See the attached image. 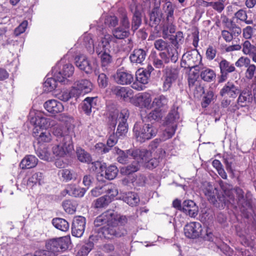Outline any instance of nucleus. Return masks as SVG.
<instances>
[{
	"mask_svg": "<svg viewBox=\"0 0 256 256\" xmlns=\"http://www.w3.org/2000/svg\"><path fill=\"white\" fill-rule=\"evenodd\" d=\"M44 106L48 112L54 115L62 112L64 110V106L62 103L56 100H49L46 101L44 104Z\"/></svg>",
	"mask_w": 256,
	"mask_h": 256,
	"instance_id": "412c9836",
	"label": "nucleus"
},
{
	"mask_svg": "<svg viewBox=\"0 0 256 256\" xmlns=\"http://www.w3.org/2000/svg\"><path fill=\"white\" fill-rule=\"evenodd\" d=\"M68 188L70 190V196L76 198L83 197L86 191L85 188L78 187L74 184H68Z\"/></svg>",
	"mask_w": 256,
	"mask_h": 256,
	"instance_id": "58836bf2",
	"label": "nucleus"
},
{
	"mask_svg": "<svg viewBox=\"0 0 256 256\" xmlns=\"http://www.w3.org/2000/svg\"><path fill=\"white\" fill-rule=\"evenodd\" d=\"M245 75L248 80L256 79V65L250 64L246 71Z\"/></svg>",
	"mask_w": 256,
	"mask_h": 256,
	"instance_id": "0e129e2a",
	"label": "nucleus"
},
{
	"mask_svg": "<svg viewBox=\"0 0 256 256\" xmlns=\"http://www.w3.org/2000/svg\"><path fill=\"white\" fill-rule=\"evenodd\" d=\"M24 256H52V253L47 249L40 250L36 251L34 254H26Z\"/></svg>",
	"mask_w": 256,
	"mask_h": 256,
	"instance_id": "774afa93",
	"label": "nucleus"
},
{
	"mask_svg": "<svg viewBox=\"0 0 256 256\" xmlns=\"http://www.w3.org/2000/svg\"><path fill=\"white\" fill-rule=\"evenodd\" d=\"M203 191L208 201L213 204H215L216 202H217V198L222 202H224V201L222 200L226 198V196L224 192L222 197L218 196V190L216 188H214L211 184H208L203 190Z\"/></svg>",
	"mask_w": 256,
	"mask_h": 256,
	"instance_id": "6ab92c4d",
	"label": "nucleus"
},
{
	"mask_svg": "<svg viewBox=\"0 0 256 256\" xmlns=\"http://www.w3.org/2000/svg\"><path fill=\"white\" fill-rule=\"evenodd\" d=\"M236 229L237 235L240 238L241 243L244 246H248L250 244V242L246 237V236L248 234L247 231L246 230H243L239 226H236Z\"/></svg>",
	"mask_w": 256,
	"mask_h": 256,
	"instance_id": "de8ad7c7",
	"label": "nucleus"
},
{
	"mask_svg": "<svg viewBox=\"0 0 256 256\" xmlns=\"http://www.w3.org/2000/svg\"><path fill=\"white\" fill-rule=\"evenodd\" d=\"M70 244V236H67L47 240L46 247L51 253H52V256H56L58 255V252L66 250Z\"/></svg>",
	"mask_w": 256,
	"mask_h": 256,
	"instance_id": "7ed1b4c3",
	"label": "nucleus"
},
{
	"mask_svg": "<svg viewBox=\"0 0 256 256\" xmlns=\"http://www.w3.org/2000/svg\"><path fill=\"white\" fill-rule=\"evenodd\" d=\"M37 156L42 160L48 161L50 158V154L47 148H39L36 151Z\"/></svg>",
	"mask_w": 256,
	"mask_h": 256,
	"instance_id": "e2e57ef3",
	"label": "nucleus"
},
{
	"mask_svg": "<svg viewBox=\"0 0 256 256\" xmlns=\"http://www.w3.org/2000/svg\"><path fill=\"white\" fill-rule=\"evenodd\" d=\"M114 210H108L102 214L96 217L94 221L95 227L98 228L103 225L108 224H112V220L114 218Z\"/></svg>",
	"mask_w": 256,
	"mask_h": 256,
	"instance_id": "5701e85b",
	"label": "nucleus"
},
{
	"mask_svg": "<svg viewBox=\"0 0 256 256\" xmlns=\"http://www.w3.org/2000/svg\"><path fill=\"white\" fill-rule=\"evenodd\" d=\"M52 133L57 137V142L60 141L61 137L64 138L66 136H71L69 134L68 129L66 126H57L53 128Z\"/></svg>",
	"mask_w": 256,
	"mask_h": 256,
	"instance_id": "a19ab883",
	"label": "nucleus"
},
{
	"mask_svg": "<svg viewBox=\"0 0 256 256\" xmlns=\"http://www.w3.org/2000/svg\"><path fill=\"white\" fill-rule=\"evenodd\" d=\"M115 82L118 84L124 85L129 84L134 80L132 74L123 69H118L114 75Z\"/></svg>",
	"mask_w": 256,
	"mask_h": 256,
	"instance_id": "f3484780",
	"label": "nucleus"
},
{
	"mask_svg": "<svg viewBox=\"0 0 256 256\" xmlns=\"http://www.w3.org/2000/svg\"><path fill=\"white\" fill-rule=\"evenodd\" d=\"M200 63L196 57L193 56L190 52L184 54L182 56L180 66L184 68H195L196 70H199L198 64Z\"/></svg>",
	"mask_w": 256,
	"mask_h": 256,
	"instance_id": "dca6fc26",
	"label": "nucleus"
},
{
	"mask_svg": "<svg viewBox=\"0 0 256 256\" xmlns=\"http://www.w3.org/2000/svg\"><path fill=\"white\" fill-rule=\"evenodd\" d=\"M140 151H146L149 153V154L148 156H147L146 157L145 159H142V160H138V162H142V164L145 163L146 164V166L148 168H156L158 164V161L156 158H150L152 156L151 152H150L145 150V149H142L140 150Z\"/></svg>",
	"mask_w": 256,
	"mask_h": 256,
	"instance_id": "ea45409f",
	"label": "nucleus"
},
{
	"mask_svg": "<svg viewBox=\"0 0 256 256\" xmlns=\"http://www.w3.org/2000/svg\"><path fill=\"white\" fill-rule=\"evenodd\" d=\"M242 52L244 54L250 56L252 61L256 62V44L254 46L250 41L246 40L242 44Z\"/></svg>",
	"mask_w": 256,
	"mask_h": 256,
	"instance_id": "473e14b6",
	"label": "nucleus"
},
{
	"mask_svg": "<svg viewBox=\"0 0 256 256\" xmlns=\"http://www.w3.org/2000/svg\"><path fill=\"white\" fill-rule=\"evenodd\" d=\"M38 162V159L33 155L26 156L21 161L20 166L22 169H28L35 167Z\"/></svg>",
	"mask_w": 256,
	"mask_h": 256,
	"instance_id": "7c9ffc66",
	"label": "nucleus"
},
{
	"mask_svg": "<svg viewBox=\"0 0 256 256\" xmlns=\"http://www.w3.org/2000/svg\"><path fill=\"white\" fill-rule=\"evenodd\" d=\"M96 98L94 97H88L84 100L82 109L86 114L90 115L92 112V109L96 108Z\"/></svg>",
	"mask_w": 256,
	"mask_h": 256,
	"instance_id": "2f4dec72",
	"label": "nucleus"
},
{
	"mask_svg": "<svg viewBox=\"0 0 256 256\" xmlns=\"http://www.w3.org/2000/svg\"><path fill=\"white\" fill-rule=\"evenodd\" d=\"M164 80L162 86L163 91H168L172 84L176 80L178 76V70L175 68L167 66L164 70Z\"/></svg>",
	"mask_w": 256,
	"mask_h": 256,
	"instance_id": "1a4fd4ad",
	"label": "nucleus"
},
{
	"mask_svg": "<svg viewBox=\"0 0 256 256\" xmlns=\"http://www.w3.org/2000/svg\"><path fill=\"white\" fill-rule=\"evenodd\" d=\"M178 118V114L176 110L172 111L168 114L166 122V128L162 136L163 140L170 138L174 136L176 128V124L174 122Z\"/></svg>",
	"mask_w": 256,
	"mask_h": 256,
	"instance_id": "0eeeda50",
	"label": "nucleus"
},
{
	"mask_svg": "<svg viewBox=\"0 0 256 256\" xmlns=\"http://www.w3.org/2000/svg\"><path fill=\"white\" fill-rule=\"evenodd\" d=\"M102 190L104 194H106L104 196L110 198L111 199V201L118 194V190L116 186L112 183H108L103 185Z\"/></svg>",
	"mask_w": 256,
	"mask_h": 256,
	"instance_id": "72a5a7b5",
	"label": "nucleus"
},
{
	"mask_svg": "<svg viewBox=\"0 0 256 256\" xmlns=\"http://www.w3.org/2000/svg\"><path fill=\"white\" fill-rule=\"evenodd\" d=\"M133 130L137 141L140 142L152 138L158 132L157 128L152 124H144L142 126L136 124Z\"/></svg>",
	"mask_w": 256,
	"mask_h": 256,
	"instance_id": "39448f33",
	"label": "nucleus"
},
{
	"mask_svg": "<svg viewBox=\"0 0 256 256\" xmlns=\"http://www.w3.org/2000/svg\"><path fill=\"white\" fill-rule=\"evenodd\" d=\"M150 74L148 72H144L142 70H139L136 72V80L140 84H147L150 80Z\"/></svg>",
	"mask_w": 256,
	"mask_h": 256,
	"instance_id": "603ef678",
	"label": "nucleus"
},
{
	"mask_svg": "<svg viewBox=\"0 0 256 256\" xmlns=\"http://www.w3.org/2000/svg\"><path fill=\"white\" fill-rule=\"evenodd\" d=\"M140 164H142V162L134 160L126 168L124 172L126 174H130L138 171L140 168Z\"/></svg>",
	"mask_w": 256,
	"mask_h": 256,
	"instance_id": "4d7b16f0",
	"label": "nucleus"
},
{
	"mask_svg": "<svg viewBox=\"0 0 256 256\" xmlns=\"http://www.w3.org/2000/svg\"><path fill=\"white\" fill-rule=\"evenodd\" d=\"M130 116L129 111L126 108L122 110L118 114V112L114 114L113 115H111L109 117V121L111 126L113 127H115L117 124V120L118 118L119 122H124V123L127 124V120Z\"/></svg>",
	"mask_w": 256,
	"mask_h": 256,
	"instance_id": "a878e982",
	"label": "nucleus"
},
{
	"mask_svg": "<svg viewBox=\"0 0 256 256\" xmlns=\"http://www.w3.org/2000/svg\"><path fill=\"white\" fill-rule=\"evenodd\" d=\"M214 96V92L212 91H208L206 95L204 97L202 102V106L206 108L211 102Z\"/></svg>",
	"mask_w": 256,
	"mask_h": 256,
	"instance_id": "338daca9",
	"label": "nucleus"
},
{
	"mask_svg": "<svg viewBox=\"0 0 256 256\" xmlns=\"http://www.w3.org/2000/svg\"><path fill=\"white\" fill-rule=\"evenodd\" d=\"M50 118H46L44 114L40 112L36 114L34 117L32 118L30 122L35 126V130L37 127L42 128H47L50 126H52L54 124H51Z\"/></svg>",
	"mask_w": 256,
	"mask_h": 256,
	"instance_id": "aec40b11",
	"label": "nucleus"
},
{
	"mask_svg": "<svg viewBox=\"0 0 256 256\" xmlns=\"http://www.w3.org/2000/svg\"><path fill=\"white\" fill-rule=\"evenodd\" d=\"M92 88V82L88 80H81L76 82L72 87V92L78 97L82 94L91 92Z\"/></svg>",
	"mask_w": 256,
	"mask_h": 256,
	"instance_id": "ddd939ff",
	"label": "nucleus"
},
{
	"mask_svg": "<svg viewBox=\"0 0 256 256\" xmlns=\"http://www.w3.org/2000/svg\"><path fill=\"white\" fill-rule=\"evenodd\" d=\"M200 76L202 79L206 82H211L216 77L214 71L207 68L202 69Z\"/></svg>",
	"mask_w": 256,
	"mask_h": 256,
	"instance_id": "37998d69",
	"label": "nucleus"
},
{
	"mask_svg": "<svg viewBox=\"0 0 256 256\" xmlns=\"http://www.w3.org/2000/svg\"><path fill=\"white\" fill-rule=\"evenodd\" d=\"M52 222L56 228L61 231L66 232L69 229V223L65 219L56 218L52 219Z\"/></svg>",
	"mask_w": 256,
	"mask_h": 256,
	"instance_id": "e433bc0d",
	"label": "nucleus"
},
{
	"mask_svg": "<svg viewBox=\"0 0 256 256\" xmlns=\"http://www.w3.org/2000/svg\"><path fill=\"white\" fill-rule=\"evenodd\" d=\"M111 199L106 196H101L94 202V207L96 208L107 206L111 202Z\"/></svg>",
	"mask_w": 256,
	"mask_h": 256,
	"instance_id": "8fccbe9b",
	"label": "nucleus"
},
{
	"mask_svg": "<svg viewBox=\"0 0 256 256\" xmlns=\"http://www.w3.org/2000/svg\"><path fill=\"white\" fill-rule=\"evenodd\" d=\"M74 70V68L71 64H64L61 60L52 68V72L58 82L66 84L68 82L67 78L73 74Z\"/></svg>",
	"mask_w": 256,
	"mask_h": 256,
	"instance_id": "20e7f679",
	"label": "nucleus"
},
{
	"mask_svg": "<svg viewBox=\"0 0 256 256\" xmlns=\"http://www.w3.org/2000/svg\"><path fill=\"white\" fill-rule=\"evenodd\" d=\"M168 98L166 96L161 94L154 99L152 108L156 107V108L164 112L168 109Z\"/></svg>",
	"mask_w": 256,
	"mask_h": 256,
	"instance_id": "c756f323",
	"label": "nucleus"
},
{
	"mask_svg": "<svg viewBox=\"0 0 256 256\" xmlns=\"http://www.w3.org/2000/svg\"><path fill=\"white\" fill-rule=\"evenodd\" d=\"M140 149H130L126 151H124L117 147H115L112 150L114 154L118 155L117 158L118 161L121 164H125L130 161L131 160H134L138 161V160L145 159L146 157L149 154V153L146 151H140Z\"/></svg>",
	"mask_w": 256,
	"mask_h": 256,
	"instance_id": "f03ea898",
	"label": "nucleus"
},
{
	"mask_svg": "<svg viewBox=\"0 0 256 256\" xmlns=\"http://www.w3.org/2000/svg\"><path fill=\"white\" fill-rule=\"evenodd\" d=\"M54 78H48L45 80L44 85L46 88L45 90L51 92L54 90L57 86V82H58L56 78L53 76Z\"/></svg>",
	"mask_w": 256,
	"mask_h": 256,
	"instance_id": "5fc2aeb1",
	"label": "nucleus"
},
{
	"mask_svg": "<svg viewBox=\"0 0 256 256\" xmlns=\"http://www.w3.org/2000/svg\"><path fill=\"white\" fill-rule=\"evenodd\" d=\"M252 92L248 89L244 90L240 94L238 99V102L241 106L245 105L247 101H250L252 100Z\"/></svg>",
	"mask_w": 256,
	"mask_h": 256,
	"instance_id": "c03bdc74",
	"label": "nucleus"
},
{
	"mask_svg": "<svg viewBox=\"0 0 256 256\" xmlns=\"http://www.w3.org/2000/svg\"><path fill=\"white\" fill-rule=\"evenodd\" d=\"M220 187L226 196V198L222 200L224 201V204L228 202L232 203L234 202V192H236L238 195L240 202V199L244 198V192L241 188H236L232 189V186L223 182L220 184Z\"/></svg>",
	"mask_w": 256,
	"mask_h": 256,
	"instance_id": "6e6552de",
	"label": "nucleus"
},
{
	"mask_svg": "<svg viewBox=\"0 0 256 256\" xmlns=\"http://www.w3.org/2000/svg\"><path fill=\"white\" fill-rule=\"evenodd\" d=\"M160 1L155 2L154 6L150 14V22L152 26H158L160 23L163 16V14L160 10Z\"/></svg>",
	"mask_w": 256,
	"mask_h": 256,
	"instance_id": "393cba45",
	"label": "nucleus"
},
{
	"mask_svg": "<svg viewBox=\"0 0 256 256\" xmlns=\"http://www.w3.org/2000/svg\"><path fill=\"white\" fill-rule=\"evenodd\" d=\"M123 200L130 206H134L139 203L140 198L137 194L134 192H128L124 196Z\"/></svg>",
	"mask_w": 256,
	"mask_h": 256,
	"instance_id": "f704fd0d",
	"label": "nucleus"
},
{
	"mask_svg": "<svg viewBox=\"0 0 256 256\" xmlns=\"http://www.w3.org/2000/svg\"><path fill=\"white\" fill-rule=\"evenodd\" d=\"M142 24V18H141V12L138 10L136 8V9L132 19V29L133 31H136L138 28L140 27Z\"/></svg>",
	"mask_w": 256,
	"mask_h": 256,
	"instance_id": "a18cd8bd",
	"label": "nucleus"
},
{
	"mask_svg": "<svg viewBox=\"0 0 256 256\" xmlns=\"http://www.w3.org/2000/svg\"><path fill=\"white\" fill-rule=\"evenodd\" d=\"M99 233L106 238L111 239L114 236L120 237L124 235L122 230L114 224H108L98 229Z\"/></svg>",
	"mask_w": 256,
	"mask_h": 256,
	"instance_id": "9b49d317",
	"label": "nucleus"
},
{
	"mask_svg": "<svg viewBox=\"0 0 256 256\" xmlns=\"http://www.w3.org/2000/svg\"><path fill=\"white\" fill-rule=\"evenodd\" d=\"M112 34L113 35V39L116 38L118 40L124 39L128 38L130 34V30L122 28V26H118L114 28L112 30Z\"/></svg>",
	"mask_w": 256,
	"mask_h": 256,
	"instance_id": "c9c22d12",
	"label": "nucleus"
},
{
	"mask_svg": "<svg viewBox=\"0 0 256 256\" xmlns=\"http://www.w3.org/2000/svg\"><path fill=\"white\" fill-rule=\"evenodd\" d=\"M118 170L117 167L114 165H111L106 168L104 178L109 180L114 179L117 176Z\"/></svg>",
	"mask_w": 256,
	"mask_h": 256,
	"instance_id": "3c124183",
	"label": "nucleus"
},
{
	"mask_svg": "<svg viewBox=\"0 0 256 256\" xmlns=\"http://www.w3.org/2000/svg\"><path fill=\"white\" fill-rule=\"evenodd\" d=\"M170 33L172 34L175 32V26L173 24H168L164 21V24L162 29V37L164 38H167Z\"/></svg>",
	"mask_w": 256,
	"mask_h": 256,
	"instance_id": "13d9d810",
	"label": "nucleus"
},
{
	"mask_svg": "<svg viewBox=\"0 0 256 256\" xmlns=\"http://www.w3.org/2000/svg\"><path fill=\"white\" fill-rule=\"evenodd\" d=\"M176 6L170 1H168L162 6V10L166 16L164 21L168 24H173L174 21V11Z\"/></svg>",
	"mask_w": 256,
	"mask_h": 256,
	"instance_id": "bb28decb",
	"label": "nucleus"
},
{
	"mask_svg": "<svg viewBox=\"0 0 256 256\" xmlns=\"http://www.w3.org/2000/svg\"><path fill=\"white\" fill-rule=\"evenodd\" d=\"M112 92L118 98L127 102L133 100V90L128 87L117 86L112 89Z\"/></svg>",
	"mask_w": 256,
	"mask_h": 256,
	"instance_id": "a211bd4d",
	"label": "nucleus"
},
{
	"mask_svg": "<svg viewBox=\"0 0 256 256\" xmlns=\"http://www.w3.org/2000/svg\"><path fill=\"white\" fill-rule=\"evenodd\" d=\"M246 206L242 205L241 208V212L243 213L244 216L246 218H250V216H252V212H253L252 207L251 205L250 202H244Z\"/></svg>",
	"mask_w": 256,
	"mask_h": 256,
	"instance_id": "bf43d9fd",
	"label": "nucleus"
},
{
	"mask_svg": "<svg viewBox=\"0 0 256 256\" xmlns=\"http://www.w3.org/2000/svg\"><path fill=\"white\" fill-rule=\"evenodd\" d=\"M38 132L34 131L33 135L37 139L38 144H43L44 143L50 142L52 140V136L50 132L45 130L42 132L40 134H38Z\"/></svg>",
	"mask_w": 256,
	"mask_h": 256,
	"instance_id": "4c0bfd02",
	"label": "nucleus"
},
{
	"mask_svg": "<svg viewBox=\"0 0 256 256\" xmlns=\"http://www.w3.org/2000/svg\"><path fill=\"white\" fill-rule=\"evenodd\" d=\"M113 39L112 36L108 34L104 36L96 48V54L100 56L102 68L107 69L112 62V56L109 54L110 43Z\"/></svg>",
	"mask_w": 256,
	"mask_h": 256,
	"instance_id": "f257e3e1",
	"label": "nucleus"
},
{
	"mask_svg": "<svg viewBox=\"0 0 256 256\" xmlns=\"http://www.w3.org/2000/svg\"><path fill=\"white\" fill-rule=\"evenodd\" d=\"M182 211L192 218H195L198 213V206L192 200H186L182 202Z\"/></svg>",
	"mask_w": 256,
	"mask_h": 256,
	"instance_id": "b1692460",
	"label": "nucleus"
},
{
	"mask_svg": "<svg viewBox=\"0 0 256 256\" xmlns=\"http://www.w3.org/2000/svg\"><path fill=\"white\" fill-rule=\"evenodd\" d=\"M240 90L232 82H228L220 91V95L225 98H236Z\"/></svg>",
	"mask_w": 256,
	"mask_h": 256,
	"instance_id": "4be33fe9",
	"label": "nucleus"
},
{
	"mask_svg": "<svg viewBox=\"0 0 256 256\" xmlns=\"http://www.w3.org/2000/svg\"><path fill=\"white\" fill-rule=\"evenodd\" d=\"M128 126L127 124L124 123V122H119L116 134V136L118 137L124 136L128 132Z\"/></svg>",
	"mask_w": 256,
	"mask_h": 256,
	"instance_id": "69168bd1",
	"label": "nucleus"
},
{
	"mask_svg": "<svg viewBox=\"0 0 256 256\" xmlns=\"http://www.w3.org/2000/svg\"><path fill=\"white\" fill-rule=\"evenodd\" d=\"M52 148V151L56 156L62 157L66 154L69 153L74 150V146L71 136H66L61 137L60 141L58 142Z\"/></svg>",
	"mask_w": 256,
	"mask_h": 256,
	"instance_id": "423d86ee",
	"label": "nucleus"
},
{
	"mask_svg": "<svg viewBox=\"0 0 256 256\" xmlns=\"http://www.w3.org/2000/svg\"><path fill=\"white\" fill-rule=\"evenodd\" d=\"M86 220L82 216H76L74 218L72 226V234L73 236L80 238L84 232Z\"/></svg>",
	"mask_w": 256,
	"mask_h": 256,
	"instance_id": "4468645a",
	"label": "nucleus"
},
{
	"mask_svg": "<svg viewBox=\"0 0 256 256\" xmlns=\"http://www.w3.org/2000/svg\"><path fill=\"white\" fill-rule=\"evenodd\" d=\"M72 92V88L70 91L68 90H64L59 92L56 94V96L58 99L64 102L68 101L72 98L78 97L76 95L73 94Z\"/></svg>",
	"mask_w": 256,
	"mask_h": 256,
	"instance_id": "864d4df0",
	"label": "nucleus"
},
{
	"mask_svg": "<svg viewBox=\"0 0 256 256\" xmlns=\"http://www.w3.org/2000/svg\"><path fill=\"white\" fill-rule=\"evenodd\" d=\"M120 13V26L122 28L130 30V22L127 16V12L125 10L120 9L119 10Z\"/></svg>",
	"mask_w": 256,
	"mask_h": 256,
	"instance_id": "09e8293b",
	"label": "nucleus"
},
{
	"mask_svg": "<svg viewBox=\"0 0 256 256\" xmlns=\"http://www.w3.org/2000/svg\"><path fill=\"white\" fill-rule=\"evenodd\" d=\"M152 94L150 93L144 92L136 96L131 102L135 106L140 108H146L150 110L152 108Z\"/></svg>",
	"mask_w": 256,
	"mask_h": 256,
	"instance_id": "9d476101",
	"label": "nucleus"
},
{
	"mask_svg": "<svg viewBox=\"0 0 256 256\" xmlns=\"http://www.w3.org/2000/svg\"><path fill=\"white\" fill-rule=\"evenodd\" d=\"M219 67L220 68L222 77L225 80L227 78V74L236 70V68L234 64H231L226 59H222L219 62Z\"/></svg>",
	"mask_w": 256,
	"mask_h": 256,
	"instance_id": "c85d7f7f",
	"label": "nucleus"
},
{
	"mask_svg": "<svg viewBox=\"0 0 256 256\" xmlns=\"http://www.w3.org/2000/svg\"><path fill=\"white\" fill-rule=\"evenodd\" d=\"M154 45V48L159 51L166 50L170 46L168 42L162 39H158L155 40Z\"/></svg>",
	"mask_w": 256,
	"mask_h": 256,
	"instance_id": "680f3d73",
	"label": "nucleus"
},
{
	"mask_svg": "<svg viewBox=\"0 0 256 256\" xmlns=\"http://www.w3.org/2000/svg\"><path fill=\"white\" fill-rule=\"evenodd\" d=\"M76 64L80 70L86 74H90L94 70L95 74H98L96 70L97 64L95 62L92 63L84 56H80L76 58Z\"/></svg>",
	"mask_w": 256,
	"mask_h": 256,
	"instance_id": "f8f14e48",
	"label": "nucleus"
},
{
	"mask_svg": "<svg viewBox=\"0 0 256 256\" xmlns=\"http://www.w3.org/2000/svg\"><path fill=\"white\" fill-rule=\"evenodd\" d=\"M82 44L87 50L90 52H94V44L92 36L90 34H85L82 36Z\"/></svg>",
	"mask_w": 256,
	"mask_h": 256,
	"instance_id": "49530a36",
	"label": "nucleus"
},
{
	"mask_svg": "<svg viewBox=\"0 0 256 256\" xmlns=\"http://www.w3.org/2000/svg\"><path fill=\"white\" fill-rule=\"evenodd\" d=\"M176 49V47L174 48L170 46L166 50V52L167 53L168 58L174 63L176 62L178 58V54Z\"/></svg>",
	"mask_w": 256,
	"mask_h": 256,
	"instance_id": "6e6d98bb",
	"label": "nucleus"
},
{
	"mask_svg": "<svg viewBox=\"0 0 256 256\" xmlns=\"http://www.w3.org/2000/svg\"><path fill=\"white\" fill-rule=\"evenodd\" d=\"M76 156L78 159L82 162L90 163L92 158L90 154L82 148H76Z\"/></svg>",
	"mask_w": 256,
	"mask_h": 256,
	"instance_id": "79ce46f5",
	"label": "nucleus"
},
{
	"mask_svg": "<svg viewBox=\"0 0 256 256\" xmlns=\"http://www.w3.org/2000/svg\"><path fill=\"white\" fill-rule=\"evenodd\" d=\"M201 224L198 222H191L184 226V233L185 236L190 238H196L202 233Z\"/></svg>",
	"mask_w": 256,
	"mask_h": 256,
	"instance_id": "2eb2a0df",
	"label": "nucleus"
},
{
	"mask_svg": "<svg viewBox=\"0 0 256 256\" xmlns=\"http://www.w3.org/2000/svg\"><path fill=\"white\" fill-rule=\"evenodd\" d=\"M147 55V52L142 48L134 49L130 56V59L132 63L143 64Z\"/></svg>",
	"mask_w": 256,
	"mask_h": 256,
	"instance_id": "cd10ccee",
	"label": "nucleus"
},
{
	"mask_svg": "<svg viewBox=\"0 0 256 256\" xmlns=\"http://www.w3.org/2000/svg\"><path fill=\"white\" fill-rule=\"evenodd\" d=\"M236 17L241 21H244L246 24H252V20H247L248 16L246 12L243 10H240L235 14Z\"/></svg>",
	"mask_w": 256,
	"mask_h": 256,
	"instance_id": "052dcab7",
	"label": "nucleus"
}]
</instances>
